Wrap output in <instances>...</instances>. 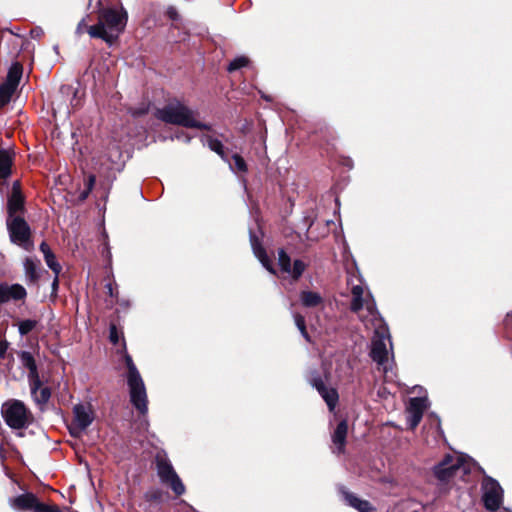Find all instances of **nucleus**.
Masks as SVG:
<instances>
[{"instance_id":"nucleus-22","label":"nucleus","mask_w":512,"mask_h":512,"mask_svg":"<svg viewBox=\"0 0 512 512\" xmlns=\"http://www.w3.org/2000/svg\"><path fill=\"white\" fill-rule=\"evenodd\" d=\"M24 209V198L22 194H10L8 198V217H20L17 215Z\"/></svg>"},{"instance_id":"nucleus-4","label":"nucleus","mask_w":512,"mask_h":512,"mask_svg":"<svg viewBox=\"0 0 512 512\" xmlns=\"http://www.w3.org/2000/svg\"><path fill=\"white\" fill-rule=\"evenodd\" d=\"M350 309L352 312L357 313L366 325L368 322H371L375 326L376 322H381L371 293L365 291L361 284L352 286Z\"/></svg>"},{"instance_id":"nucleus-39","label":"nucleus","mask_w":512,"mask_h":512,"mask_svg":"<svg viewBox=\"0 0 512 512\" xmlns=\"http://www.w3.org/2000/svg\"><path fill=\"white\" fill-rule=\"evenodd\" d=\"M22 194L21 193V186L19 181H15L12 185V191L11 194Z\"/></svg>"},{"instance_id":"nucleus-16","label":"nucleus","mask_w":512,"mask_h":512,"mask_svg":"<svg viewBox=\"0 0 512 512\" xmlns=\"http://www.w3.org/2000/svg\"><path fill=\"white\" fill-rule=\"evenodd\" d=\"M341 493L346 503L359 512H376L375 507H373L369 501L360 499L355 494L344 489L341 490Z\"/></svg>"},{"instance_id":"nucleus-45","label":"nucleus","mask_w":512,"mask_h":512,"mask_svg":"<svg viewBox=\"0 0 512 512\" xmlns=\"http://www.w3.org/2000/svg\"><path fill=\"white\" fill-rule=\"evenodd\" d=\"M58 282H59V280H58V276H56V275H55V278H54L53 283H52V288H53V290H56V289H57V287H58Z\"/></svg>"},{"instance_id":"nucleus-2","label":"nucleus","mask_w":512,"mask_h":512,"mask_svg":"<svg viewBox=\"0 0 512 512\" xmlns=\"http://www.w3.org/2000/svg\"><path fill=\"white\" fill-rule=\"evenodd\" d=\"M126 21L125 13L115 9H106L100 13L98 23L88 27L87 32L93 38H101L112 44L124 30Z\"/></svg>"},{"instance_id":"nucleus-25","label":"nucleus","mask_w":512,"mask_h":512,"mask_svg":"<svg viewBox=\"0 0 512 512\" xmlns=\"http://www.w3.org/2000/svg\"><path fill=\"white\" fill-rule=\"evenodd\" d=\"M21 76L22 68L19 64H15L9 69L6 81L4 83L17 89Z\"/></svg>"},{"instance_id":"nucleus-32","label":"nucleus","mask_w":512,"mask_h":512,"mask_svg":"<svg viewBox=\"0 0 512 512\" xmlns=\"http://www.w3.org/2000/svg\"><path fill=\"white\" fill-rule=\"evenodd\" d=\"M306 264L301 260H295L291 266V272L288 273L294 280H297L305 271Z\"/></svg>"},{"instance_id":"nucleus-30","label":"nucleus","mask_w":512,"mask_h":512,"mask_svg":"<svg viewBox=\"0 0 512 512\" xmlns=\"http://www.w3.org/2000/svg\"><path fill=\"white\" fill-rule=\"evenodd\" d=\"M44 260L47 264V266L53 271V273L56 275V276H59V274L61 273L62 271V267L61 265L58 263L57 259H56V256L54 253L50 254V255H46L44 256Z\"/></svg>"},{"instance_id":"nucleus-19","label":"nucleus","mask_w":512,"mask_h":512,"mask_svg":"<svg viewBox=\"0 0 512 512\" xmlns=\"http://www.w3.org/2000/svg\"><path fill=\"white\" fill-rule=\"evenodd\" d=\"M301 304L306 308L321 307L324 303V298L318 292L311 290H303L299 295Z\"/></svg>"},{"instance_id":"nucleus-13","label":"nucleus","mask_w":512,"mask_h":512,"mask_svg":"<svg viewBox=\"0 0 512 512\" xmlns=\"http://www.w3.org/2000/svg\"><path fill=\"white\" fill-rule=\"evenodd\" d=\"M427 407V399L415 397L409 400L407 406V424L411 429H415L420 423L424 410Z\"/></svg>"},{"instance_id":"nucleus-40","label":"nucleus","mask_w":512,"mask_h":512,"mask_svg":"<svg viewBox=\"0 0 512 512\" xmlns=\"http://www.w3.org/2000/svg\"><path fill=\"white\" fill-rule=\"evenodd\" d=\"M43 34V31L41 28H35L31 30V35L34 38H39Z\"/></svg>"},{"instance_id":"nucleus-27","label":"nucleus","mask_w":512,"mask_h":512,"mask_svg":"<svg viewBox=\"0 0 512 512\" xmlns=\"http://www.w3.org/2000/svg\"><path fill=\"white\" fill-rule=\"evenodd\" d=\"M15 91L16 88L5 83L0 86V107H3L10 102Z\"/></svg>"},{"instance_id":"nucleus-9","label":"nucleus","mask_w":512,"mask_h":512,"mask_svg":"<svg viewBox=\"0 0 512 512\" xmlns=\"http://www.w3.org/2000/svg\"><path fill=\"white\" fill-rule=\"evenodd\" d=\"M7 229L12 243L26 251L32 250L33 242L31 241V230L27 222L21 216L8 217Z\"/></svg>"},{"instance_id":"nucleus-33","label":"nucleus","mask_w":512,"mask_h":512,"mask_svg":"<svg viewBox=\"0 0 512 512\" xmlns=\"http://www.w3.org/2000/svg\"><path fill=\"white\" fill-rule=\"evenodd\" d=\"M248 63H249V59L247 57L239 56L230 62L229 66H228V71L229 72L236 71L242 67L247 66Z\"/></svg>"},{"instance_id":"nucleus-43","label":"nucleus","mask_w":512,"mask_h":512,"mask_svg":"<svg viewBox=\"0 0 512 512\" xmlns=\"http://www.w3.org/2000/svg\"><path fill=\"white\" fill-rule=\"evenodd\" d=\"M146 112V108L139 109V110H131V114L133 116H140Z\"/></svg>"},{"instance_id":"nucleus-14","label":"nucleus","mask_w":512,"mask_h":512,"mask_svg":"<svg viewBox=\"0 0 512 512\" xmlns=\"http://www.w3.org/2000/svg\"><path fill=\"white\" fill-rule=\"evenodd\" d=\"M26 295L27 292L25 288L20 284H0V304L6 303L10 300H22Z\"/></svg>"},{"instance_id":"nucleus-12","label":"nucleus","mask_w":512,"mask_h":512,"mask_svg":"<svg viewBox=\"0 0 512 512\" xmlns=\"http://www.w3.org/2000/svg\"><path fill=\"white\" fill-rule=\"evenodd\" d=\"M484 506L488 511H497L503 501V490L499 483L492 478L484 479L482 483Z\"/></svg>"},{"instance_id":"nucleus-1","label":"nucleus","mask_w":512,"mask_h":512,"mask_svg":"<svg viewBox=\"0 0 512 512\" xmlns=\"http://www.w3.org/2000/svg\"><path fill=\"white\" fill-rule=\"evenodd\" d=\"M155 117L169 124H176L186 128L210 130L211 126L199 119V113L186 106L184 103L174 100L161 109H157Z\"/></svg>"},{"instance_id":"nucleus-11","label":"nucleus","mask_w":512,"mask_h":512,"mask_svg":"<svg viewBox=\"0 0 512 512\" xmlns=\"http://www.w3.org/2000/svg\"><path fill=\"white\" fill-rule=\"evenodd\" d=\"M10 505L15 510H32L33 512H62L56 505L40 503L32 493L19 495L10 500Z\"/></svg>"},{"instance_id":"nucleus-24","label":"nucleus","mask_w":512,"mask_h":512,"mask_svg":"<svg viewBox=\"0 0 512 512\" xmlns=\"http://www.w3.org/2000/svg\"><path fill=\"white\" fill-rule=\"evenodd\" d=\"M24 270L26 279L29 282L35 283L39 279V261L33 258L27 257L24 260Z\"/></svg>"},{"instance_id":"nucleus-28","label":"nucleus","mask_w":512,"mask_h":512,"mask_svg":"<svg viewBox=\"0 0 512 512\" xmlns=\"http://www.w3.org/2000/svg\"><path fill=\"white\" fill-rule=\"evenodd\" d=\"M278 265L282 272L287 274L291 272V259L283 249L278 252Z\"/></svg>"},{"instance_id":"nucleus-31","label":"nucleus","mask_w":512,"mask_h":512,"mask_svg":"<svg viewBox=\"0 0 512 512\" xmlns=\"http://www.w3.org/2000/svg\"><path fill=\"white\" fill-rule=\"evenodd\" d=\"M293 318H294V321H295V325L299 329V331L302 334V336L308 342H310V336L308 335V332L306 330L305 318L302 315L298 314V313H293Z\"/></svg>"},{"instance_id":"nucleus-3","label":"nucleus","mask_w":512,"mask_h":512,"mask_svg":"<svg viewBox=\"0 0 512 512\" xmlns=\"http://www.w3.org/2000/svg\"><path fill=\"white\" fill-rule=\"evenodd\" d=\"M377 323L379 326L375 329L370 356L377 363L378 370L383 372L385 381L390 382L396 376L389 359L388 345L392 349V343L387 328L383 327L381 322Z\"/></svg>"},{"instance_id":"nucleus-10","label":"nucleus","mask_w":512,"mask_h":512,"mask_svg":"<svg viewBox=\"0 0 512 512\" xmlns=\"http://www.w3.org/2000/svg\"><path fill=\"white\" fill-rule=\"evenodd\" d=\"M95 414L91 404H77L73 407V421L70 426V433L79 437L94 421Z\"/></svg>"},{"instance_id":"nucleus-21","label":"nucleus","mask_w":512,"mask_h":512,"mask_svg":"<svg viewBox=\"0 0 512 512\" xmlns=\"http://www.w3.org/2000/svg\"><path fill=\"white\" fill-rule=\"evenodd\" d=\"M12 163L11 154L6 150L0 149V184H4L11 175Z\"/></svg>"},{"instance_id":"nucleus-6","label":"nucleus","mask_w":512,"mask_h":512,"mask_svg":"<svg viewBox=\"0 0 512 512\" xmlns=\"http://www.w3.org/2000/svg\"><path fill=\"white\" fill-rule=\"evenodd\" d=\"M1 412L6 424L12 429L26 428L33 420L31 411L17 399L6 401Z\"/></svg>"},{"instance_id":"nucleus-5","label":"nucleus","mask_w":512,"mask_h":512,"mask_svg":"<svg viewBox=\"0 0 512 512\" xmlns=\"http://www.w3.org/2000/svg\"><path fill=\"white\" fill-rule=\"evenodd\" d=\"M125 363L128 369L127 384L130 392L131 403L142 414L148 410L147 394L143 379L130 355H125Z\"/></svg>"},{"instance_id":"nucleus-23","label":"nucleus","mask_w":512,"mask_h":512,"mask_svg":"<svg viewBox=\"0 0 512 512\" xmlns=\"http://www.w3.org/2000/svg\"><path fill=\"white\" fill-rule=\"evenodd\" d=\"M251 245L253 248V252L255 256L259 259L262 265L271 273H275L271 261L267 256L265 250L261 247V245L257 242L256 238L251 235Z\"/></svg>"},{"instance_id":"nucleus-38","label":"nucleus","mask_w":512,"mask_h":512,"mask_svg":"<svg viewBox=\"0 0 512 512\" xmlns=\"http://www.w3.org/2000/svg\"><path fill=\"white\" fill-rule=\"evenodd\" d=\"M94 183H95V176H93V175L89 176L88 191L86 193H84V195H83L84 198L87 196L88 192H90L92 190Z\"/></svg>"},{"instance_id":"nucleus-15","label":"nucleus","mask_w":512,"mask_h":512,"mask_svg":"<svg viewBox=\"0 0 512 512\" xmlns=\"http://www.w3.org/2000/svg\"><path fill=\"white\" fill-rule=\"evenodd\" d=\"M311 382L328 405L329 410L333 411L338 402V393L336 389L326 387L320 378H315Z\"/></svg>"},{"instance_id":"nucleus-26","label":"nucleus","mask_w":512,"mask_h":512,"mask_svg":"<svg viewBox=\"0 0 512 512\" xmlns=\"http://www.w3.org/2000/svg\"><path fill=\"white\" fill-rule=\"evenodd\" d=\"M201 141L204 145H207L212 151L216 152L221 157H224V150L221 141L209 135H203L201 137Z\"/></svg>"},{"instance_id":"nucleus-17","label":"nucleus","mask_w":512,"mask_h":512,"mask_svg":"<svg viewBox=\"0 0 512 512\" xmlns=\"http://www.w3.org/2000/svg\"><path fill=\"white\" fill-rule=\"evenodd\" d=\"M31 395L34 401L37 404L43 405L46 404L51 397V390L49 387H43L40 377L38 378L37 383H33V381H29Z\"/></svg>"},{"instance_id":"nucleus-37","label":"nucleus","mask_w":512,"mask_h":512,"mask_svg":"<svg viewBox=\"0 0 512 512\" xmlns=\"http://www.w3.org/2000/svg\"><path fill=\"white\" fill-rule=\"evenodd\" d=\"M40 251L43 253V256L52 254V250L50 249L49 245L46 242H42L40 244Z\"/></svg>"},{"instance_id":"nucleus-7","label":"nucleus","mask_w":512,"mask_h":512,"mask_svg":"<svg viewBox=\"0 0 512 512\" xmlns=\"http://www.w3.org/2000/svg\"><path fill=\"white\" fill-rule=\"evenodd\" d=\"M470 463L465 461L463 457H453L447 455L434 468V474L437 479L447 482L454 477L463 478L470 471Z\"/></svg>"},{"instance_id":"nucleus-42","label":"nucleus","mask_w":512,"mask_h":512,"mask_svg":"<svg viewBox=\"0 0 512 512\" xmlns=\"http://www.w3.org/2000/svg\"><path fill=\"white\" fill-rule=\"evenodd\" d=\"M168 15L171 19H176L177 18V11L174 9V8H169L168 10Z\"/></svg>"},{"instance_id":"nucleus-35","label":"nucleus","mask_w":512,"mask_h":512,"mask_svg":"<svg viewBox=\"0 0 512 512\" xmlns=\"http://www.w3.org/2000/svg\"><path fill=\"white\" fill-rule=\"evenodd\" d=\"M109 338L113 344H117L119 341V335L115 325L110 326Z\"/></svg>"},{"instance_id":"nucleus-36","label":"nucleus","mask_w":512,"mask_h":512,"mask_svg":"<svg viewBox=\"0 0 512 512\" xmlns=\"http://www.w3.org/2000/svg\"><path fill=\"white\" fill-rule=\"evenodd\" d=\"M9 343L6 340L0 341V358H4L8 350Z\"/></svg>"},{"instance_id":"nucleus-44","label":"nucleus","mask_w":512,"mask_h":512,"mask_svg":"<svg viewBox=\"0 0 512 512\" xmlns=\"http://www.w3.org/2000/svg\"><path fill=\"white\" fill-rule=\"evenodd\" d=\"M106 289L108 290V293L111 297H114V288H113V285L112 283H108L106 285Z\"/></svg>"},{"instance_id":"nucleus-41","label":"nucleus","mask_w":512,"mask_h":512,"mask_svg":"<svg viewBox=\"0 0 512 512\" xmlns=\"http://www.w3.org/2000/svg\"><path fill=\"white\" fill-rule=\"evenodd\" d=\"M86 28L85 20L83 19L77 26L76 32L78 34L83 33L84 29Z\"/></svg>"},{"instance_id":"nucleus-20","label":"nucleus","mask_w":512,"mask_h":512,"mask_svg":"<svg viewBox=\"0 0 512 512\" xmlns=\"http://www.w3.org/2000/svg\"><path fill=\"white\" fill-rule=\"evenodd\" d=\"M348 432V424L346 420H342L336 427L332 434V442L337 447V452L342 453L344 451L346 437Z\"/></svg>"},{"instance_id":"nucleus-18","label":"nucleus","mask_w":512,"mask_h":512,"mask_svg":"<svg viewBox=\"0 0 512 512\" xmlns=\"http://www.w3.org/2000/svg\"><path fill=\"white\" fill-rule=\"evenodd\" d=\"M21 364L28 369V381L37 383L39 376L37 365L33 355L28 351H22L19 355Z\"/></svg>"},{"instance_id":"nucleus-34","label":"nucleus","mask_w":512,"mask_h":512,"mask_svg":"<svg viewBox=\"0 0 512 512\" xmlns=\"http://www.w3.org/2000/svg\"><path fill=\"white\" fill-rule=\"evenodd\" d=\"M232 159H233V166H231V167L234 170H236L238 172H245L247 170V165H246L244 159L240 155L235 154V155H233Z\"/></svg>"},{"instance_id":"nucleus-29","label":"nucleus","mask_w":512,"mask_h":512,"mask_svg":"<svg viewBox=\"0 0 512 512\" xmlns=\"http://www.w3.org/2000/svg\"><path fill=\"white\" fill-rule=\"evenodd\" d=\"M37 321L32 319L22 320L18 324V330L21 336L27 335L30 333L36 326Z\"/></svg>"},{"instance_id":"nucleus-8","label":"nucleus","mask_w":512,"mask_h":512,"mask_svg":"<svg viewBox=\"0 0 512 512\" xmlns=\"http://www.w3.org/2000/svg\"><path fill=\"white\" fill-rule=\"evenodd\" d=\"M157 475L160 481L169 486L176 495H182L185 492V486L174 470L170 460L165 453L159 452L155 456Z\"/></svg>"}]
</instances>
